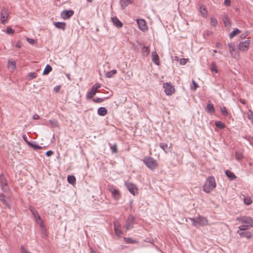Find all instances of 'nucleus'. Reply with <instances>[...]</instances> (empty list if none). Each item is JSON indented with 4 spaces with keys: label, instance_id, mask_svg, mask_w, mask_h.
<instances>
[{
    "label": "nucleus",
    "instance_id": "1",
    "mask_svg": "<svg viewBox=\"0 0 253 253\" xmlns=\"http://www.w3.org/2000/svg\"><path fill=\"white\" fill-rule=\"evenodd\" d=\"M216 186L215 178L213 176H209L206 180V182L204 185L203 191L207 193H209Z\"/></svg>",
    "mask_w": 253,
    "mask_h": 253
},
{
    "label": "nucleus",
    "instance_id": "2",
    "mask_svg": "<svg viewBox=\"0 0 253 253\" xmlns=\"http://www.w3.org/2000/svg\"><path fill=\"white\" fill-rule=\"evenodd\" d=\"M142 161L145 166L151 170H154L158 167L157 161L152 157L146 156L144 157Z\"/></svg>",
    "mask_w": 253,
    "mask_h": 253
},
{
    "label": "nucleus",
    "instance_id": "3",
    "mask_svg": "<svg viewBox=\"0 0 253 253\" xmlns=\"http://www.w3.org/2000/svg\"><path fill=\"white\" fill-rule=\"evenodd\" d=\"M192 222L193 226L198 227L199 226H204L209 224V221L206 217L199 215L196 218H190Z\"/></svg>",
    "mask_w": 253,
    "mask_h": 253
},
{
    "label": "nucleus",
    "instance_id": "4",
    "mask_svg": "<svg viewBox=\"0 0 253 253\" xmlns=\"http://www.w3.org/2000/svg\"><path fill=\"white\" fill-rule=\"evenodd\" d=\"M0 187L3 192H7L9 189L7 181L5 175L2 173L0 174Z\"/></svg>",
    "mask_w": 253,
    "mask_h": 253
},
{
    "label": "nucleus",
    "instance_id": "5",
    "mask_svg": "<svg viewBox=\"0 0 253 253\" xmlns=\"http://www.w3.org/2000/svg\"><path fill=\"white\" fill-rule=\"evenodd\" d=\"M165 92L167 95H171L175 92V88L171 83H165L163 84Z\"/></svg>",
    "mask_w": 253,
    "mask_h": 253
},
{
    "label": "nucleus",
    "instance_id": "6",
    "mask_svg": "<svg viewBox=\"0 0 253 253\" xmlns=\"http://www.w3.org/2000/svg\"><path fill=\"white\" fill-rule=\"evenodd\" d=\"M125 186L133 195L135 196L138 194V189L134 184L128 182H125Z\"/></svg>",
    "mask_w": 253,
    "mask_h": 253
},
{
    "label": "nucleus",
    "instance_id": "7",
    "mask_svg": "<svg viewBox=\"0 0 253 253\" xmlns=\"http://www.w3.org/2000/svg\"><path fill=\"white\" fill-rule=\"evenodd\" d=\"M109 191L112 194L114 200L118 201L121 198V194L119 190L116 189L113 185L109 186Z\"/></svg>",
    "mask_w": 253,
    "mask_h": 253
},
{
    "label": "nucleus",
    "instance_id": "8",
    "mask_svg": "<svg viewBox=\"0 0 253 253\" xmlns=\"http://www.w3.org/2000/svg\"><path fill=\"white\" fill-rule=\"evenodd\" d=\"M101 87V84L99 83L95 84L91 89V90L88 92L86 94L87 99H91L93 98V96L96 94L97 89Z\"/></svg>",
    "mask_w": 253,
    "mask_h": 253
},
{
    "label": "nucleus",
    "instance_id": "9",
    "mask_svg": "<svg viewBox=\"0 0 253 253\" xmlns=\"http://www.w3.org/2000/svg\"><path fill=\"white\" fill-rule=\"evenodd\" d=\"M237 220L243 223L249 224L253 227V218L249 216H243L237 218Z\"/></svg>",
    "mask_w": 253,
    "mask_h": 253
},
{
    "label": "nucleus",
    "instance_id": "10",
    "mask_svg": "<svg viewBox=\"0 0 253 253\" xmlns=\"http://www.w3.org/2000/svg\"><path fill=\"white\" fill-rule=\"evenodd\" d=\"M250 40L248 39L245 41L240 42L238 46L239 49L243 51H247L250 45Z\"/></svg>",
    "mask_w": 253,
    "mask_h": 253
},
{
    "label": "nucleus",
    "instance_id": "11",
    "mask_svg": "<svg viewBox=\"0 0 253 253\" xmlns=\"http://www.w3.org/2000/svg\"><path fill=\"white\" fill-rule=\"evenodd\" d=\"M135 221V217L132 215H129L127 217V220L126 221V230H129L133 227V224H134Z\"/></svg>",
    "mask_w": 253,
    "mask_h": 253
},
{
    "label": "nucleus",
    "instance_id": "12",
    "mask_svg": "<svg viewBox=\"0 0 253 253\" xmlns=\"http://www.w3.org/2000/svg\"><path fill=\"white\" fill-rule=\"evenodd\" d=\"M74 14V11L72 10H65L61 13V17L64 19H68L72 17Z\"/></svg>",
    "mask_w": 253,
    "mask_h": 253
},
{
    "label": "nucleus",
    "instance_id": "13",
    "mask_svg": "<svg viewBox=\"0 0 253 253\" xmlns=\"http://www.w3.org/2000/svg\"><path fill=\"white\" fill-rule=\"evenodd\" d=\"M8 17L7 10L5 8H3L1 11L0 14V20L1 23L4 24L7 21V19Z\"/></svg>",
    "mask_w": 253,
    "mask_h": 253
},
{
    "label": "nucleus",
    "instance_id": "14",
    "mask_svg": "<svg viewBox=\"0 0 253 253\" xmlns=\"http://www.w3.org/2000/svg\"><path fill=\"white\" fill-rule=\"evenodd\" d=\"M137 23L138 24L139 29L142 31H145L148 29L147 24L145 21L143 19H139L137 20Z\"/></svg>",
    "mask_w": 253,
    "mask_h": 253
},
{
    "label": "nucleus",
    "instance_id": "15",
    "mask_svg": "<svg viewBox=\"0 0 253 253\" xmlns=\"http://www.w3.org/2000/svg\"><path fill=\"white\" fill-rule=\"evenodd\" d=\"M228 46L229 47V51L232 55V56L234 58H236L239 56L238 53L236 52L234 53L235 51V47L233 43H230L228 44Z\"/></svg>",
    "mask_w": 253,
    "mask_h": 253
},
{
    "label": "nucleus",
    "instance_id": "16",
    "mask_svg": "<svg viewBox=\"0 0 253 253\" xmlns=\"http://www.w3.org/2000/svg\"><path fill=\"white\" fill-rule=\"evenodd\" d=\"M111 20L114 25L118 28H121L123 27L122 22L117 17H112Z\"/></svg>",
    "mask_w": 253,
    "mask_h": 253
},
{
    "label": "nucleus",
    "instance_id": "17",
    "mask_svg": "<svg viewBox=\"0 0 253 253\" xmlns=\"http://www.w3.org/2000/svg\"><path fill=\"white\" fill-rule=\"evenodd\" d=\"M54 25L56 28L59 29H62V30L66 29V24L65 22H56L54 23Z\"/></svg>",
    "mask_w": 253,
    "mask_h": 253
},
{
    "label": "nucleus",
    "instance_id": "18",
    "mask_svg": "<svg viewBox=\"0 0 253 253\" xmlns=\"http://www.w3.org/2000/svg\"><path fill=\"white\" fill-rule=\"evenodd\" d=\"M222 20L224 24L225 27H229L231 26V23L230 21V18L226 14L223 15Z\"/></svg>",
    "mask_w": 253,
    "mask_h": 253
},
{
    "label": "nucleus",
    "instance_id": "19",
    "mask_svg": "<svg viewBox=\"0 0 253 253\" xmlns=\"http://www.w3.org/2000/svg\"><path fill=\"white\" fill-rule=\"evenodd\" d=\"M0 201L8 209H10L11 208L10 205L8 203L5 196L3 194L0 193Z\"/></svg>",
    "mask_w": 253,
    "mask_h": 253
},
{
    "label": "nucleus",
    "instance_id": "20",
    "mask_svg": "<svg viewBox=\"0 0 253 253\" xmlns=\"http://www.w3.org/2000/svg\"><path fill=\"white\" fill-rule=\"evenodd\" d=\"M152 60L154 62V63L155 64L159 65L160 64V61H159V56L158 55V54L155 51L153 52L152 53Z\"/></svg>",
    "mask_w": 253,
    "mask_h": 253
},
{
    "label": "nucleus",
    "instance_id": "21",
    "mask_svg": "<svg viewBox=\"0 0 253 253\" xmlns=\"http://www.w3.org/2000/svg\"><path fill=\"white\" fill-rule=\"evenodd\" d=\"M120 226V225L119 222L117 221V222H114L115 232V233L116 234V235L118 236H120V235H121L122 234V231L119 229Z\"/></svg>",
    "mask_w": 253,
    "mask_h": 253
},
{
    "label": "nucleus",
    "instance_id": "22",
    "mask_svg": "<svg viewBox=\"0 0 253 253\" xmlns=\"http://www.w3.org/2000/svg\"><path fill=\"white\" fill-rule=\"evenodd\" d=\"M133 0H121L120 3L122 9H125L129 4L132 3Z\"/></svg>",
    "mask_w": 253,
    "mask_h": 253
},
{
    "label": "nucleus",
    "instance_id": "23",
    "mask_svg": "<svg viewBox=\"0 0 253 253\" xmlns=\"http://www.w3.org/2000/svg\"><path fill=\"white\" fill-rule=\"evenodd\" d=\"M208 113L211 114H213L215 112V109L212 104L209 103L207 105L206 108Z\"/></svg>",
    "mask_w": 253,
    "mask_h": 253
},
{
    "label": "nucleus",
    "instance_id": "24",
    "mask_svg": "<svg viewBox=\"0 0 253 253\" xmlns=\"http://www.w3.org/2000/svg\"><path fill=\"white\" fill-rule=\"evenodd\" d=\"M97 113L101 116H104L107 114V110L104 107H101L98 109Z\"/></svg>",
    "mask_w": 253,
    "mask_h": 253
},
{
    "label": "nucleus",
    "instance_id": "25",
    "mask_svg": "<svg viewBox=\"0 0 253 253\" xmlns=\"http://www.w3.org/2000/svg\"><path fill=\"white\" fill-rule=\"evenodd\" d=\"M226 175L229 178V179L231 180H234L236 178L235 174L229 170H226L225 172Z\"/></svg>",
    "mask_w": 253,
    "mask_h": 253
},
{
    "label": "nucleus",
    "instance_id": "26",
    "mask_svg": "<svg viewBox=\"0 0 253 253\" xmlns=\"http://www.w3.org/2000/svg\"><path fill=\"white\" fill-rule=\"evenodd\" d=\"M238 233L239 234L241 237H245L248 239H250L253 236V234L250 232H239L238 231Z\"/></svg>",
    "mask_w": 253,
    "mask_h": 253
},
{
    "label": "nucleus",
    "instance_id": "27",
    "mask_svg": "<svg viewBox=\"0 0 253 253\" xmlns=\"http://www.w3.org/2000/svg\"><path fill=\"white\" fill-rule=\"evenodd\" d=\"M28 145L35 150H38L42 149L41 146L37 144L35 142H31L30 143H28Z\"/></svg>",
    "mask_w": 253,
    "mask_h": 253
},
{
    "label": "nucleus",
    "instance_id": "28",
    "mask_svg": "<svg viewBox=\"0 0 253 253\" xmlns=\"http://www.w3.org/2000/svg\"><path fill=\"white\" fill-rule=\"evenodd\" d=\"M67 181L69 183L74 185L76 183V178L74 175H68L67 177Z\"/></svg>",
    "mask_w": 253,
    "mask_h": 253
},
{
    "label": "nucleus",
    "instance_id": "29",
    "mask_svg": "<svg viewBox=\"0 0 253 253\" xmlns=\"http://www.w3.org/2000/svg\"><path fill=\"white\" fill-rule=\"evenodd\" d=\"M117 70L115 69L112 70L110 72H107L105 73V77L108 78H111L113 75H115L117 73Z\"/></svg>",
    "mask_w": 253,
    "mask_h": 253
},
{
    "label": "nucleus",
    "instance_id": "30",
    "mask_svg": "<svg viewBox=\"0 0 253 253\" xmlns=\"http://www.w3.org/2000/svg\"><path fill=\"white\" fill-rule=\"evenodd\" d=\"M52 67L48 64L46 65L45 66L43 72V75H47L49 73H50L52 71Z\"/></svg>",
    "mask_w": 253,
    "mask_h": 253
},
{
    "label": "nucleus",
    "instance_id": "31",
    "mask_svg": "<svg viewBox=\"0 0 253 253\" xmlns=\"http://www.w3.org/2000/svg\"><path fill=\"white\" fill-rule=\"evenodd\" d=\"M215 126L219 129H223L225 127L224 124L220 121H216L215 122Z\"/></svg>",
    "mask_w": 253,
    "mask_h": 253
},
{
    "label": "nucleus",
    "instance_id": "32",
    "mask_svg": "<svg viewBox=\"0 0 253 253\" xmlns=\"http://www.w3.org/2000/svg\"><path fill=\"white\" fill-rule=\"evenodd\" d=\"M211 70L212 72H215L216 73H218V69L215 62L212 61L211 63Z\"/></svg>",
    "mask_w": 253,
    "mask_h": 253
},
{
    "label": "nucleus",
    "instance_id": "33",
    "mask_svg": "<svg viewBox=\"0 0 253 253\" xmlns=\"http://www.w3.org/2000/svg\"><path fill=\"white\" fill-rule=\"evenodd\" d=\"M241 33V31L238 29L234 30L229 35L230 38L232 39L237 34Z\"/></svg>",
    "mask_w": 253,
    "mask_h": 253
},
{
    "label": "nucleus",
    "instance_id": "34",
    "mask_svg": "<svg viewBox=\"0 0 253 253\" xmlns=\"http://www.w3.org/2000/svg\"><path fill=\"white\" fill-rule=\"evenodd\" d=\"M142 52L144 56H147L150 53V50L147 46H143L142 49Z\"/></svg>",
    "mask_w": 253,
    "mask_h": 253
},
{
    "label": "nucleus",
    "instance_id": "35",
    "mask_svg": "<svg viewBox=\"0 0 253 253\" xmlns=\"http://www.w3.org/2000/svg\"><path fill=\"white\" fill-rule=\"evenodd\" d=\"M235 157L237 161H240L243 158V154L242 152L240 151H236L235 153Z\"/></svg>",
    "mask_w": 253,
    "mask_h": 253
},
{
    "label": "nucleus",
    "instance_id": "36",
    "mask_svg": "<svg viewBox=\"0 0 253 253\" xmlns=\"http://www.w3.org/2000/svg\"><path fill=\"white\" fill-rule=\"evenodd\" d=\"M109 145L113 153H118V151L117 150V145L116 143L114 144V145H112L111 144L109 143Z\"/></svg>",
    "mask_w": 253,
    "mask_h": 253
},
{
    "label": "nucleus",
    "instance_id": "37",
    "mask_svg": "<svg viewBox=\"0 0 253 253\" xmlns=\"http://www.w3.org/2000/svg\"><path fill=\"white\" fill-rule=\"evenodd\" d=\"M38 74L36 72H31L28 75V77L29 80H33L37 77Z\"/></svg>",
    "mask_w": 253,
    "mask_h": 253
},
{
    "label": "nucleus",
    "instance_id": "38",
    "mask_svg": "<svg viewBox=\"0 0 253 253\" xmlns=\"http://www.w3.org/2000/svg\"><path fill=\"white\" fill-rule=\"evenodd\" d=\"M250 227H252V226H251V225H249V224L244 223V224H243L239 227V229L241 231L245 230L248 229Z\"/></svg>",
    "mask_w": 253,
    "mask_h": 253
},
{
    "label": "nucleus",
    "instance_id": "39",
    "mask_svg": "<svg viewBox=\"0 0 253 253\" xmlns=\"http://www.w3.org/2000/svg\"><path fill=\"white\" fill-rule=\"evenodd\" d=\"M244 203L247 205H250L252 203V200L250 197H246L244 198Z\"/></svg>",
    "mask_w": 253,
    "mask_h": 253
},
{
    "label": "nucleus",
    "instance_id": "40",
    "mask_svg": "<svg viewBox=\"0 0 253 253\" xmlns=\"http://www.w3.org/2000/svg\"><path fill=\"white\" fill-rule=\"evenodd\" d=\"M160 147L166 152H168V144L165 143H161L160 144Z\"/></svg>",
    "mask_w": 253,
    "mask_h": 253
},
{
    "label": "nucleus",
    "instance_id": "41",
    "mask_svg": "<svg viewBox=\"0 0 253 253\" xmlns=\"http://www.w3.org/2000/svg\"><path fill=\"white\" fill-rule=\"evenodd\" d=\"M126 242L128 244H133L137 242L136 240H134L131 238H124Z\"/></svg>",
    "mask_w": 253,
    "mask_h": 253
},
{
    "label": "nucleus",
    "instance_id": "42",
    "mask_svg": "<svg viewBox=\"0 0 253 253\" xmlns=\"http://www.w3.org/2000/svg\"><path fill=\"white\" fill-rule=\"evenodd\" d=\"M220 111L222 114L224 116H227L228 115V112L227 111V109L225 107H222L220 108Z\"/></svg>",
    "mask_w": 253,
    "mask_h": 253
},
{
    "label": "nucleus",
    "instance_id": "43",
    "mask_svg": "<svg viewBox=\"0 0 253 253\" xmlns=\"http://www.w3.org/2000/svg\"><path fill=\"white\" fill-rule=\"evenodd\" d=\"M210 24H211V26H213V27H216V25H217V20H216V18L211 17V18Z\"/></svg>",
    "mask_w": 253,
    "mask_h": 253
},
{
    "label": "nucleus",
    "instance_id": "44",
    "mask_svg": "<svg viewBox=\"0 0 253 253\" xmlns=\"http://www.w3.org/2000/svg\"><path fill=\"white\" fill-rule=\"evenodd\" d=\"M200 9L202 15L204 17L206 16L207 15V11L206 10L205 7H203V6H200Z\"/></svg>",
    "mask_w": 253,
    "mask_h": 253
},
{
    "label": "nucleus",
    "instance_id": "45",
    "mask_svg": "<svg viewBox=\"0 0 253 253\" xmlns=\"http://www.w3.org/2000/svg\"><path fill=\"white\" fill-rule=\"evenodd\" d=\"M8 67L11 68L12 69H14L16 68V63L14 61H8Z\"/></svg>",
    "mask_w": 253,
    "mask_h": 253
},
{
    "label": "nucleus",
    "instance_id": "46",
    "mask_svg": "<svg viewBox=\"0 0 253 253\" xmlns=\"http://www.w3.org/2000/svg\"><path fill=\"white\" fill-rule=\"evenodd\" d=\"M49 122L52 126L57 127L58 126V123L57 120H50L49 121Z\"/></svg>",
    "mask_w": 253,
    "mask_h": 253
},
{
    "label": "nucleus",
    "instance_id": "47",
    "mask_svg": "<svg viewBox=\"0 0 253 253\" xmlns=\"http://www.w3.org/2000/svg\"><path fill=\"white\" fill-rule=\"evenodd\" d=\"M192 85L191 86V90H195L199 87V85L193 80H192Z\"/></svg>",
    "mask_w": 253,
    "mask_h": 253
},
{
    "label": "nucleus",
    "instance_id": "48",
    "mask_svg": "<svg viewBox=\"0 0 253 253\" xmlns=\"http://www.w3.org/2000/svg\"><path fill=\"white\" fill-rule=\"evenodd\" d=\"M248 118L249 120H253V112L249 110L248 112Z\"/></svg>",
    "mask_w": 253,
    "mask_h": 253
},
{
    "label": "nucleus",
    "instance_id": "49",
    "mask_svg": "<svg viewBox=\"0 0 253 253\" xmlns=\"http://www.w3.org/2000/svg\"><path fill=\"white\" fill-rule=\"evenodd\" d=\"M188 61V59H187V58H181L180 60L179 63H180V64H181L182 65H184L186 64V63Z\"/></svg>",
    "mask_w": 253,
    "mask_h": 253
},
{
    "label": "nucleus",
    "instance_id": "50",
    "mask_svg": "<svg viewBox=\"0 0 253 253\" xmlns=\"http://www.w3.org/2000/svg\"><path fill=\"white\" fill-rule=\"evenodd\" d=\"M93 101L95 103H99L102 102L104 101V99H103V98H98V97H97V98H94V99H93Z\"/></svg>",
    "mask_w": 253,
    "mask_h": 253
},
{
    "label": "nucleus",
    "instance_id": "51",
    "mask_svg": "<svg viewBox=\"0 0 253 253\" xmlns=\"http://www.w3.org/2000/svg\"><path fill=\"white\" fill-rule=\"evenodd\" d=\"M14 32V30H13L11 28H10L9 27H7V28H6L7 34H8L9 35H11V34H13Z\"/></svg>",
    "mask_w": 253,
    "mask_h": 253
},
{
    "label": "nucleus",
    "instance_id": "52",
    "mask_svg": "<svg viewBox=\"0 0 253 253\" xmlns=\"http://www.w3.org/2000/svg\"><path fill=\"white\" fill-rule=\"evenodd\" d=\"M21 253H31L30 252L27 251L23 246H21L20 248Z\"/></svg>",
    "mask_w": 253,
    "mask_h": 253
},
{
    "label": "nucleus",
    "instance_id": "53",
    "mask_svg": "<svg viewBox=\"0 0 253 253\" xmlns=\"http://www.w3.org/2000/svg\"><path fill=\"white\" fill-rule=\"evenodd\" d=\"M60 88H61V85H57L54 87V91H55L56 92H58L59 91Z\"/></svg>",
    "mask_w": 253,
    "mask_h": 253
},
{
    "label": "nucleus",
    "instance_id": "54",
    "mask_svg": "<svg viewBox=\"0 0 253 253\" xmlns=\"http://www.w3.org/2000/svg\"><path fill=\"white\" fill-rule=\"evenodd\" d=\"M27 41L31 44H34L35 43V41L34 40L30 38H27Z\"/></svg>",
    "mask_w": 253,
    "mask_h": 253
},
{
    "label": "nucleus",
    "instance_id": "55",
    "mask_svg": "<svg viewBox=\"0 0 253 253\" xmlns=\"http://www.w3.org/2000/svg\"><path fill=\"white\" fill-rule=\"evenodd\" d=\"M53 154V152L51 150H49V151H47L46 152V155L47 156V157H50L51 156L52 154Z\"/></svg>",
    "mask_w": 253,
    "mask_h": 253
},
{
    "label": "nucleus",
    "instance_id": "56",
    "mask_svg": "<svg viewBox=\"0 0 253 253\" xmlns=\"http://www.w3.org/2000/svg\"><path fill=\"white\" fill-rule=\"evenodd\" d=\"M224 3L226 6H229L231 4L230 0H224Z\"/></svg>",
    "mask_w": 253,
    "mask_h": 253
},
{
    "label": "nucleus",
    "instance_id": "57",
    "mask_svg": "<svg viewBox=\"0 0 253 253\" xmlns=\"http://www.w3.org/2000/svg\"><path fill=\"white\" fill-rule=\"evenodd\" d=\"M248 32H246L245 33L242 34L241 35V38L242 39H245L247 36H248Z\"/></svg>",
    "mask_w": 253,
    "mask_h": 253
},
{
    "label": "nucleus",
    "instance_id": "58",
    "mask_svg": "<svg viewBox=\"0 0 253 253\" xmlns=\"http://www.w3.org/2000/svg\"><path fill=\"white\" fill-rule=\"evenodd\" d=\"M145 241L148 243H152L153 242V239L150 238H147Z\"/></svg>",
    "mask_w": 253,
    "mask_h": 253
},
{
    "label": "nucleus",
    "instance_id": "59",
    "mask_svg": "<svg viewBox=\"0 0 253 253\" xmlns=\"http://www.w3.org/2000/svg\"><path fill=\"white\" fill-rule=\"evenodd\" d=\"M15 46L17 48H20L21 47V43L20 41H18L16 42Z\"/></svg>",
    "mask_w": 253,
    "mask_h": 253
},
{
    "label": "nucleus",
    "instance_id": "60",
    "mask_svg": "<svg viewBox=\"0 0 253 253\" xmlns=\"http://www.w3.org/2000/svg\"><path fill=\"white\" fill-rule=\"evenodd\" d=\"M23 138L24 140V141L27 143V144L28 145V143H30L31 142H29L27 139V136L26 135L24 134L23 135Z\"/></svg>",
    "mask_w": 253,
    "mask_h": 253
},
{
    "label": "nucleus",
    "instance_id": "61",
    "mask_svg": "<svg viewBox=\"0 0 253 253\" xmlns=\"http://www.w3.org/2000/svg\"><path fill=\"white\" fill-rule=\"evenodd\" d=\"M33 118L34 120H38V119H39L40 118V117H39V116L38 115L35 114V115H33Z\"/></svg>",
    "mask_w": 253,
    "mask_h": 253
},
{
    "label": "nucleus",
    "instance_id": "62",
    "mask_svg": "<svg viewBox=\"0 0 253 253\" xmlns=\"http://www.w3.org/2000/svg\"><path fill=\"white\" fill-rule=\"evenodd\" d=\"M89 250H90V253H96L97 252V251L93 250V249L91 247H90Z\"/></svg>",
    "mask_w": 253,
    "mask_h": 253
},
{
    "label": "nucleus",
    "instance_id": "63",
    "mask_svg": "<svg viewBox=\"0 0 253 253\" xmlns=\"http://www.w3.org/2000/svg\"><path fill=\"white\" fill-rule=\"evenodd\" d=\"M240 101L243 104H246V101L243 99H240Z\"/></svg>",
    "mask_w": 253,
    "mask_h": 253
},
{
    "label": "nucleus",
    "instance_id": "64",
    "mask_svg": "<svg viewBox=\"0 0 253 253\" xmlns=\"http://www.w3.org/2000/svg\"><path fill=\"white\" fill-rule=\"evenodd\" d=\"M221 45V44L219 42H217L216 43V46L219 47Z\"/></svg>",
    "mask_w": 253,
    "mask_h": 253
}]
</instances>
